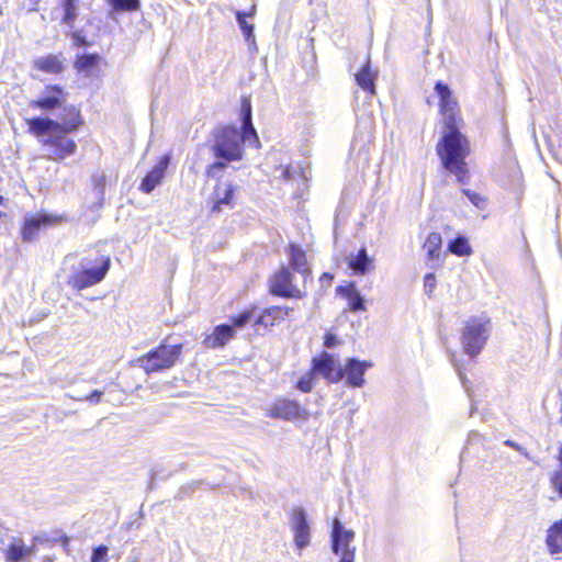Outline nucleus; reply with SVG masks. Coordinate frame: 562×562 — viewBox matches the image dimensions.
Here are the masks:
<instances>
[{
	"mask_svg": "<svg viewBox=\"0 0 562 562\" xmlns=\"http://www.w3.org/2000/svg\"><path fill=\"white\" fill-rule=\"evenodd\" d=\"M324 345L326 348H334L338 345V338L335 334L327 333L325 336Z\"/></svg>",
	"mask_w": 562,
	"mask_h": 562,
	"instance_id": "a19ab883",
	"label": "nucleus"
},
{
	"mask_svg": "<svg viewBox=\"0 0 562 562\" xmlns=\"http://www.w3.org/2000/svg\"><path fill=\"white\" fill-rule=\"evenodd\" d=\"M348 267L355 274L364 276L374 268V259L368 255L367 248L362 247L356 255L348 258Z\"/></svg>",
	"mask_w": 562,
	"mask_h": 562,
	"instance_id": "a211bd4d",
	"label": "nucleus"
},
{
	"mask_svg": "<svg viewBox=\"0 0 562 562\" xmlns=\"http://www.w3.org/2000/svg\"><path fill=\"white\" fill-rule=\"evenodd\" d=\"M52 222L48 215L27 216L21 229L23 241H32L36 238L42 226H46Z\"/></svg>",
	"mask_w": 562,
	"mask_h": 562,
	"instance_id": "f3484780",
	"label": "nucleus"
},
{
	"mask_svg": "<svg viewBox=\"0 0 562 562\" xmlns=\"http://www.w3.org/2000/svg\"><path fill=\"white\" fill-rule=\"evenodd\" d=\"M36 544L26 547L22 539L14 538L5 550V558L9 562H22L34 555Z\"/></svg>",
	"mask_w": 562,
	"mask_h": 562,
	"instance_id": "dca6fc26",
	"label": "nucleus"
},
{
	"mask_svg": "<svg viewBox=\"0 0 562 562\" xmlns=\"http://www.w3.org/2000/svg\"><path fill=\"white\" fill-rule=\"evenodd\" d=\"M256 13V5H252L250 11L248 13H245L243 11H236L235 16L237 20V23L244 34L245 41L249 44L256 47V41L254 35V24H250L246 21L247 16H254Z\"/></svg>",
	"mask_w": 562,
	"mask_h": 562,
	"instance_id": "393cba45",
	"label": "nucleus"
},
{
	"mask_svg": "<svg viewBox=\"0 0 562 562\" xmlns=\"http://www.w3.org/2000/svg\"><path fill=\"white\" fill-rule=\"evenodd\" d=\"M282 176L285 180H289L291 179V173H290V169L289 168H285L282 172Z\"/></svg>",
	"mask_w": 562,
	"mask_h": 562,
	"instance_id": "de8ad7c7",
	"label": "nucleus"
},
{
	"mask_svg": "<svg viewBox=\"0 0 562 562\" xmlns=\"http://www.w3.org/2000/svg\"><path fill=\"white\" fill-rule=\"evenodd\" d=\"M2 216V212L0 211V217Z\"/></svg>",
	"mask_w": 562,
	"mask_h": 562,
	"instance_id": "8fccbe9b",
	"label": "nucleus"
},
{
	"mask_svg": "<svg viewBox=\"0 0 562 562\" xmlns=\"http://www.w3.org/2000/svg\"><path fill=\"white\" fill-rule=\"evenodd\" d=\"M99 55L97 54H83L78 56L75 61V67L79 72H85L86 76H91L92 70L99 63Z\"/></svg>",
	"mask_w": 562,
	"mask_h": 562,
	"instance_id": "bb28decb",
	"label": "nucleus"
},
{
	"mask_svg": "<svg viewBox=\"0 0 562 562\" xmlns=\"http://www.w3.org/2000/svg\"><path fill=\"white\" fill-rule=\"evenodd\" d=\"M442 239L439 233H430L424 243V249L427 251L428 259L435 260L439 258Z\"/></svg>",
	"mask_w": 562,
	"mask_h": 562,
	"instance_id": "c85d7f7f",
	"label": "nucleus"
},
{
	"mask_svg": "<svg viewBox=\"0 0 562 562\" xmlns=\"http://www.w3.org/2000/svg\"><path fill=\"white\" fill-rule=\"evenodd\" d=\"M451 361H452L453 367L458 373L459 379L461 380L462 386L464 387L467 393L470 395L471 394V381L467 379V376L464 375L458 361L454 358H452Z\"/></svg>",
	"mask_w": 562,
	"mask_h": 562,
	"instance_id": "e433bc0d",
	"label": "nucleus"
},
{
	"mask_svg": "<svg viewBox=\"0 0 562 562\" xmlns=\"http://www.w3.org/2000/svg\"><path fill=\"white\" fill-rule=\"evenodd\" d=\"M291 307L272 306L265 310L255 321V325H262L265 327L272 326L277 319H282L289 314Z\"/></svg>",
	"mask_w": 562,
	"mask_h": 562,
	"instance_id": "5701e85b",
	"label": "nucleus"
},
{
	"mask_svg": "<svg viewBox=\"0 0 562 562\" xmlns=\"http://www.w3.org/2000/svg\"><path fill=\"white\" fill-rule=\"evenodd\" d=\"M61 110L63 113L60 115V121H58L59 128L68 133L77 131L82 124L79 110H77L74 105H64Z\"/></svg>",
	"mask_w": 562,
	"mask_h": 562,
	"instance_id": "4be33fe9",
	"label": "nucleus"
},
{
	"mask_svg": "<svg viewBox=\"0 0 562 562\" xmlns=\"http://www.w3.org/2000/svg\"><path fill=\"white\" fill-rule=\"evenodd\" d=\"M235 188L229 182H220L213 192V212H221L223 205H231Z\"/></svg>",
	"mask_w": 562,
	"mask_h": 562,
	"instance_id": "6ab92c4d",
	"label": "nucleus"
},
{
	"mask_svg": "<svg viewBox=\"0 0 562 562\" xmlns=\"http://www.w3.org/2000/svg\"><path fill=\"white\" fill-rule=\"evenodd\" d=\"M235 335V328L232 325L221 324L214 328L212 334L205 337L204 345L212 349L223 348Z\"/></svg>",
	"mask_w": 562,
	"mask_h": 562,
	"instance_id": "2eb2a0df",
	"label": "nucleus"
},
{
	"mask_svg": "<svg viewBox=\"0 0 562 562\" xmlns=\"http://www.w3.org/2000/svg\"><path fill=\"white\" fill-rule=\"evenodd\" d=\"M337 292L348 300V306L352 312L364 311V297L358 291L353 282L337 288Z\"/></svg>",
	"mask_w": 562,
	"mask_h": 562,
	"instance_id": "412c9836",
	"label": "nucleus"
},
{
	"mask_svg": "<svg viewBox=\"0 0 562 562\" xmlns=\"http://www.w3.org/2000/svg\"><path fill=\"white\" fill-rule=\"evenodd\" d=\"M111 266L110 258H104L101 267L85 269L72 279V284L78 290H82L101 282L106 276Z\"/></svg>",
	"mask_w": 562,
	"mask_h": 562,
	"instance_id": "9d476101",
	"label": "nucleus"
},
{
	"mask_svg": "<svg viewBox=\"0 0 562 562\" xmlns=\"http://www.w3.org/2000/svg\"><path fill=\"white\" fill-rule=\"evenodd\" d=\"M435 91L440 99L442 114V136L436 146L437 154L445 169L457 177L458 182L464 183L468 178L467 157L470 154V143L461 133L463 120L457 109V101L450 88L438 81Z\"/></svg>",
	"mask_w": 562,
	"mask_h": 562,
	"instance_id": "f257e3e1",
	"label": "nucleus"
},
{
	"mask_svg": "<svg viewBox=\"0 0 562 562\" xmlns=\"http://www.w3.org/2000/svg\"><path fill=\"white\" fill-rule=\"evenodd\" d=\"M546 543L550 554L562 553V519L549 528Z\"/></svg>",
	"mask_w": 562,
	"mask_h": 562,
	"instance_id": "b1692460",
	"label": "nucleus"
},
{
	"mask_svg": "<svg viewBox=\"0 0 562 562\" xmlns=\"http://www.w3.org/2000/svg\"><path fill=\"white\" fill-rule=\"evenodd\" d=\"M103 395V391L94 390L89 395H79V394H71L67 393L66 396L75 400V401H89L90 403L98 404L101 401V397Z\"/></svg>",
	"mask_w": 562,
	"mask_h": 562,
	"instance_id": "f704fd0d",
	"label": "nucleus"
},
{
	"mask_svg": "<svg viewBox=\"0 0 562 562\" xmlns=\"http://www.w3.org/2000/svg\"><path fill=\"white\" fill-rule=\"evenodd\" d=\"M243 132L235 126H224L214 133L212 150L218 161L213 162L209 168V175L213 176L215 170H224L227 161L240 160L244 155V144L254 142L259 144L256 130L251 123V106L249 101L244 100L241 105Z\"/></svg>",
	"mask_w": 562,
	"mask_h": 562,
	"instance_id": "f03ea898",
	"label": "nucleus"
},
{
	"mask_svg": "<svg viewBox=\"0 0 562 562\" xmlns=\"http://www.w3.org/2000/svg\"><path fill=\"white\" fill-rule=\"evenodd\" d=\"M552 483L560 496H562V469L553 475Z\"/></svg>",
	"mask_w": 562,
	"mask_h": 562,
	"instance_id": "79ce46f5",
	"label": "nucleus"
},
{
	"mask_svg": "<svg viewBox=\"0 0 562 562\" xmlns=\"http://www.w3.org/2000/svg\"><path fill=\"white\" fill-rule=\"evenodd\" d=\"M357 85L369 94H375V80L378 72L371 69L370 59L366 61L362 68L356 74Z\"/></svg>",
	"mask_w": 562,
	"mask_h": 562,
	"instance_id": "aec40b11",
	"label": "nucleus"
},
{
	"mask_svg": "<svg viewBox=\"0 0 562 562\" xmlns=\"http://www.w3.org/2000/svg\"><path fill=\"white\" fill-rule=\"evenodd\" d=\"M490 335L487 321L473 318L469 321L462 333L464 352L470 357H476L484 348Z\"/></svg>",
	"mask_w": 562,
	"mask_h": 562,
	"instance_id": "39448f33",
	"label": "nucleus"
},
{
	"mask_svg": "<svg viewBox=\"0 0 562 562\" xmlns=\"http://www.w3.org/2000/svg\"><path fill=\"white\" fill-rule=\"evenodd\" d=\"M269 416L284 420L307 418V412L299 403L291 400H280L270 408Z\"/></svg>",
	"mask_w": 562,
	"mask_h": 562,
	"instance_id": "f8f14e48",
	"label": "nucleus"
},
{
	"mask_svg": "<svg viewBox=\"0 0 562 562\" xmlns=\"http://www.w3.org/2000/svg\"><path fill=\"white\" fill-rule=\"evenodd\" d=\"M504 445H506V446H508V447H510V448L515 449L516 451H518V452H520V453H522V454H525V456H528V453L526 452V450H525L520 445H518L517 442H515V441H513V440H510V439L505 440V441H504Z\"/></svg>",
	"mask_w": 562,
	"mask_h": 562,
	"instance_id": "37998d69",
	"label": "nucleus"
},
{
	"mask_svg": "<svg viewBox=\"0 0 562 562\" xmlns=\"http://www.w3.org/2000/svg\"><path fill=\"white\" fill-rule=\"evenodd\" d=\"M63 7L65 11L63 22L71 27L75 20L77 19V1L64 0Z\"/></svg>",
	"mask_w": 562,
	"mask_h": 562,
	"instance_id": "2f4dec72",
	"label": "nucleus"
},
{
	"mask_svg": "<svg viewBox=\"0 0 562 562\" xmlns=\"http://www.w3.org/2000/svg\"><path fill=\"white\" fill-rule=\"evenodd\" d=\"M449 250L457 256H468L471 254V247L468 239L464 237H458L451 240L448 245Z\"/></svg>",
	"mask_w": 562,
	"mask_h": 562,
	"instance_id": "7c9ffc66",
	"label": "nucleus"
},
{
	"mask_svg": "<svg viewBox=\"0 0 562 562\" xmlns=\"http://www.w3.org/2000/svg\"><path fill=\"white\" fill-rule=\"evenodd\" d=\"M436 288V277L434 273H428L424 278V289L427 294H430Z\"/></svg>",
	"mask_w": 562,
	"mask_h": 562,
	"instance_id": "58836bf2",
	"label": "nucleus"
},
{
	"mask_svg": "<svg viewBox=\"0 0 562 562\" xmlns=\"http://www.w3.org/2000/svg\"><path fill=\"white\" fill-rule=\"evenodd\" d=\"M34 66L47 74H59L63 70V64L55 55L40 57L34 61Z\"/></svg>",
	"mask_w": 562,
	"mask_h": 562,
	"instance_id": "a878e982",
	"label": "nucleus"
},
{
	"mask_svg": "<svg viewBox=\"0 0 562 562\" xmlns=\"http://www.w3.org/2000/svg\"><path fill=\"white\" fill-rule=\"evenodd\" d=\"M312 370L316 375H322L330 383H337L345 376L344 368L339 364V361L326 351L313 359Z\"/></svg>",
	"mask_w": 562,
	"mask_h": 562,
	"instance_id": "0eeeda50",
	"label": "nucleus"
},
{
	"mask_svg": "<svg viewBox=\"0 0 562 562\" xmlns=\"http://www.w3.org/2000/svg\"><path fill=\"white\" fill-rule=\"evenodd\" d=\"M113 11H135L139 8V0H106Z\"/></svg>",
	"mask_w": 562,
	"mask_h": 562,
	"instance_id": "473e14b6",
	"label": "nucleus"
},
{
	"mask_svg": "<svg viewBox=\"0 0 562 562\" xmlns=\"http://www.w3.org/2000/svg\"><path fill=\"white\" fill-rule=\"evenodd\" d=\"M482 438H483L482 435L479 434L477 431H471L468 435V443L472 445V443L480 442L482 440Z\"/></svg>",
	"mask_w": 562,
	"mask_h": 562,
	"instance_id": "c03bdc74",
	"label": "nucleus"
},
{
	"mask_svg": "<svg viewBox=\"0 0 562 562\" xmlns=\"http://www.w3.org/2000/svg\"><path fill=\"white\" fill-rule=\"evenodd\" d=\"M371 366V362L360 361L355 358L347 359L344 369L345 375H347V384L353 387H361L364 384L363 375Z\"/></svg>",
	"mask_w": 562,
	"mask_h": 562,
	"instance_id": "ddd939ff",
	"label": "nucleus"
},
{
	"mask_svg": "<svg viewBox=\"0 0 562 562\" xmlns=\"http://www.w3.org/2000/svg\"><path fill=\"white\" fill-rule=\"evenodd\" d=\"M2 201V196H0V202Z\"/></svg>",
	"mask_w": 562,
	"mask_h": 562,
	"instance_id": "3c124183",
	"label": "nucleus"
},
{
	"mask_svg": "<svg viewBox=\"0 0 562 562\" xmlns=\"http://www.w3.org/2000/svg\"><path fill=\"white\" fill-rule=\"evenodd\" d=\"M71 37L75 46L82 47L88 45V41L81 31L74 32Z\"/></svg>",
	"mask_w": 562,
	"mask_h": 562,
	"instance_id": "ea45409f",
	"label": "nucleus"
},
{
	"mask_svg": "<svg viewBox=\"0 0 562 562\" xmlns=\"http://www.w3.org/2000/svg\"><path fill=\"white\" fill-rule=\"evenodd\" d=\"M271 292L283 297H300L301 291L292 284V273L282 267L271 280Z\"/></svg>",
	"mask_w": 562,
	"mask_h": 562,
	"instance_id": "9b49d317",
	"label": "nucleus"
},
{
	"mask_svg": "<svg viewBox=\"0 0 562 562\" xmlns=\"http://www.w3.org/2000/svg\"><path fill=\"white\" fill-rule=\"evenodd\" d=\"M462 192L464 195H467L469 201L477 209L484 210L486 207V200L481 194L473 192L469 189H463Z\"/></svg>",
	"mask_w": 562,
	"mask_h": 562,
	"instance_id": "c9c22d12",
	"label": "nucleus"
},
{
	"mask_svg": "<svg viewBox=\"0 0 562 562\" xmlns=\"http://www.w3.org/2000/svg\"><path fill=\"white\" fill-rule=\"evenodd\" d=\"M182 344H161L156 349L139 357L136 363L147 373L158 372L172 368L182 352Z\"/></svg>",
	"mask_w": 562,
	"mask_h": 562,
	"instance_id": "20e7f679",
	"label": "nucleus"
},
{
	"mask_svg": "<svg viewBox=\"0 0 562 562\" xmlns=\"http://www.w3.org/2000/svg\"><path fill=\"white\" fill-rule=\"evenodd\" d=\"M291 267L303 277L310 273L305 252L294 246L291 247Z\"/></svg>",
	"mask_w": 562,
	"mask_h": 562,
	"instance_id": "cd10ccee",
	"label": "nucleus"
},
{
	"mask_svg": "<svg viewBox=\"0 0 562 562\" xmlns=\"http://www.w3.org/2000/svg\"><path fill=\"white\" fill-rule=\"evenodd\" d=\"M67 94L61 87L57 85L46 86L41 95L31 101L32 108L42 109L44 111H53L63 108L66 103Z\"/></svg>",
	"mask_w": 562,
	"mask_h": 562,
	"instance_id": "1a4fd4ad",
	"label": "nucleus"
},
{
	"mask_svg": "<svg viewBox=\"0 0 562 562\" xmlns=\"http://www.w3.org/2000/svg\"><path fill=\"white\" fill-rule=\"evenodd\" d=\"M294 543L299 550L305 549L311 542V526L307 514L302 507L293 508L290 518Z\"/></svg>",
	"mask_w": 562,
	"mask_h": 562,
	"instance_id": "6e6552de",
	"label": "nucleus"
},
{
	"mask_svg": "<svg viewBox=\"0 0 562 562\" xmlns=\"http://www.w3.org/2000/svg\"><path fill=\"white\" fill-rule=\"evenodd\" d=\"M27 125L30 131L40 138L46 159L59 161L76 153V142L69 137L70 133L59 128L58 121L33 117L27 121Z\"/></svg>",
	"mask_w": 562,
	"mask_h": 562,
	"instance_id": "7ed1b4c3",
	"label": "nucleus"
},
{
	"mask_svg": "<svg viewBox=\"0 0 562 562\" xmlns=\"http://www.w3.org/2000/svg\"><path fill=\"white\" fill-rule=\"evenodd\" d=\"M355 539V532L346 529L338 518H335L331 525L330 542L331 551L340 555L339 562H355L356 548L351 546Z\"/></svg>",
	"mask_w": 562,
	"mask_h": 562,
	"instance_id": "423d86ee",
	"label": "nucleus"
},
{
	"mask_svg": "<svg viewBox=\"0 0 562 562\" xmlns=\"http://www.w3.org/2000/svg\"><path fill=\"white\" fill-rule=\"evenodd\" d=\"M315 373L313 370H311L310 372L305 373L303 376H301V379L297 381L296 383V389L302 391V392H311L312 389H313V382H314V378H315Z\"/></svg>",
	"mask_w": 562,
	"mask_h": 562,
	"instance_id": "72a5a7b5",
	"label": "nucleus"
},
{
	"mask_svg": "<svg viewBox=\"0 0 562 562\" xmlns=\"http://www.w3.org/2000/svg\"><path fill=\"white\" fill-rule=\"evenodd\" d=\"M257 317L258 315L256 307L247 308L239 313L238 315L232 317V326L235 328V331L237 329H243L246 325L250 324L251 322L255 323Z\"/></svg>",
	"mask_w": 562,
	"mask_h": 562,
	"instance_id": "c756f323",
	"label": "nucleus"
},
{
	"mask_svg": "<svg viewBox=\"0 0 562 562\" xmlns=\"http://www.w3.org/2000/svg\"><path fill=\"white\" fill-rule=\"evenodd\" d=\"M97 189H98V194L99 195H103V187H104V177L100 178L98 181H97Z\"/></svg>",
	"mask_w": 562,
	"mask_h": 562,
	"instance_id": "a18cd8bd",
	"label": "nucleus"
},
{
	"mask_svg": "<svg viewBox=\"0 0 562 562\" xmlns=\"http://www.w3.org/2000/svg\"><path fill=\"white\" fill-rule=\"evenodd\" d=\"M170 164V156L164 155L158 164L146 175L140 183V190L145 193H150L157 186L160 184L165 172Z\"/></svg>",
	"mask_w": 562,
	"mask_h": 562,
	"instance_id": "4468645a",
	"label": "nucleus"
},
{
	"mask_svg": "<svg viewBox=\"0 0 562 562\" xmlns=\"http://www.w3.org/2000/svg\"><path fill=\"white\" fill-rule=\"evenodd\" d=\"M108 555V547L100 546L92 551L91 562H102Z\"/></svg>",
	"mask_w": 562,
	"mask_h": 562,
	"instance_id": "4c0bfd02",
	"label": "nucleus"
},
{
	"mask_svg": "<svg viewBox=\"0 0 562 562\" xmlns=\"http://www.w3.org/2000/svg\"><path fill=\"white\" fill-rule=\"evenodd\" d=\"M40 0H30L31 7L29 8V11H36V7L38 4Z\"/></svg>",
	"mask_w": 562,
	"mask_h": 562,
	"instance_id": "49530a36",
	"label": "nucleus"
},
{
	"mask_svg": "<svg viewBox=\"0 0 562 562\" xmlns=\"http://www.w3.org/2000/svg\"><path fill=\"white\" fill-rule=\"evenodd\" d=\"M331 279H333V276L329 273H323V276L321 277L322 281H324V280L330 281Z\"/></svg>",
	"mask_w": 562,
	"mask_h": 562,
	"instance_id": "09e8293b",
	"label": "nucleus"
}]
</instances>
